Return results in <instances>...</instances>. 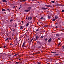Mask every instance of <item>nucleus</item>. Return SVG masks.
Listing matches in <instances>:
<instances>
[{
    "instance_id": "obj_1",
    "label": "nucleus",
    "mask_w": 64,
    "mask_h": 64,
    "mask_svg": "<svg viewBox=\"0 0 64 64\" xmlns=\"http://www.w3.org/2000/svg\"><path fill=\"white\" fill-rule=\"evenodd\" d=\"M46 7H52V6L46 4Z\"/></svg>"
},
{
    "instance_id": "obj_2",
    "label": "nucleus",
    "mask_w": 64,
    "mask_h": 64,
    "mask_svg": "<svg viewBox=\"0 0 64 64\" xmlns=\"http://www.w3.org/2000/svg\"><path fill=\"white\" fill-rule=\"evenodd\" d=\"M14 33L15 34H17V32H16V31L15 32H14L12 33V37H14V36L13 35V34Z\"/></svg>"
},
{
    "instance_id": "obj_3",
    "label": "nucleus",
    "mask_w": 64,
    "mask_h": 64,
    "mask_svg": "<svg viewBox=\"0 0 64 64\" xmlns=\"http://www.w3.org/2000/svg\"><path fill=\"white\" fill-rule=\"evenodd\" d=\"M52 40V38H50L49 40H48V42H51V40Z\"/></svg>"
},
{
    "instance_id": "obj_4",
    "label": "nucleus",
    "mask_w": 64,
    "mask_h": 64,
    "mask_svg": "<svg viewBox=\"0 0 64 64\" xmlns=\"http://www.w3.org/2000/svg\"><path fill=\"white\" fill-rule=\"evenodd\" d=\"M42 9L43 10H46L47 9H48V8H43L42 7Z\"/></svg>"
},
{
    "instance_id": "obj_5",
    "label": "nucleus",
    "mask_w": 64,
    "mask_h": 64,
    "mask_svg": "<svg viewBox=\"0 0 64 64\" xmlns=\"http://www.w3.org/2000/svg\"><path fill=\"white\" fill-rule=\"evenodd\" d=\"M2 0V2H5L6 3H7V1L6 0Z\"/></svg>"
},
{
    "instance_id": "obj_6",
    "label": "nucleus",
    "mask_w": 64,
    "mask_h": 64,
    "mask_svg": "<svg viewBox=\"0 0 64 64\" xmlns=\"http://www.w3.org/2000/svg\"><path fill=\"white\" fill-rule=\"evenodd\" d=\"M27 9L29 11L30 10V9H31V8L28 7L27 8Z\"/></svg>"
},
{
    "instance_id": "obj_7",
    "label": "nucleus",
    "mask_w": 64,
    "mask_h": 64,
    "mask_svg": "<svg viewBox=\"0 0 64 64\" xmlns=\"http://www.w3.org/2000/svg\"><path fill=\"white\" fill-rule=\"evenodd\" d=\"M58 16H56L55 17V19H58Z\"/></svg>"
},
{
    "instance_id": "obj_8",
    "label": "nucleus",
    "mask_w": 64,
    "mask_h": 64,
    "mask_svg": "<svg viewBox=\"0 0 64 64\" xmlns=\"http://www.w3.org/2000/svg\"><path fill=\"white\" fill-rule=\"evenodd\" d=\"M29 23H30V22H28L27 24L26 25V26L27 27L29 25Z\"/></svg>"
},
{
    "instance_id": "obj_9",
    "label": "nucleus",
    "mask_w": 64,
    "mask_h": 64,
    "mask_svg": "<svg viewBox=\"0 0 64 64\" xmlns=\"http://www.w3.org/2000/svg\"><path fill=\"white\" fill-rule=\"evenodd\" d=\"M57 6H62V5L61 4H57Z\"/></svg>"
},
{
    "instance_id": "obj_10",
    "label": "nucleus",
    "mask_w": 64,
    "mask_h": 64,
    "mask_svg": "<svg viewBox=\"0 0 64 64\" xmlns=\"http://www.w3.org/2000/svg\"><path fill=\"white\" fill-rule=\"evenodd\" d=\"M48 16V19H50V18H51V16Z\"/></svg>"
},
{
    "instance_id": "obj_11",
    "label": "nucleus",
    "mask_w": 64,
    "mask_h": 64,
    "mask_svg": "<svg viewBox=\"0 0 64 64\" xmlns=\"http://www.w3.org/2000/svg\"><path fill=\"white\" fill-rule=\"evenodd\" d=\"M24 11H25V12H28L29 11V10H24Z\"/></svg>"
},
{
    "instance_id": "obj_12",
    "label": "nucleus",
    "mask_w": 64,
    "mask_h": 64,
    "mask_svg": "<svg viewBox=\"0 0 64 64\" xmlns=\"http://www.w3.org/2000/svg\"><path fill=\"white\" fill-rule=\"evenodd\" d=\"M39 36H37L36 37V39H39Z\"/></svg>"
},
{
    "instance_id": "obj_13",
    "label": "nucleus",
    "mask_w": 64,
    "mask_h": 64,
    "mask_svg": "<svg viewBox=\"0 0 64 64\" xmlns=\"http://www.w3.org/2000/svg\"><path fill=\"white\" fill-rule=\"evenodd\" d=\"M50 53H51V54H52V53L56 54V52H51Z\"/></svg>"
},
{
    "instance_id": "obj_14",
    "label": "nucleus",
    "mask_w": 64,
    "mask_h": 64,
    "mask_svg": "<svg viewBox=\"0 0 64 64\" xmlns=\"http://www.w3.org/2000/svg\"><path fill=\"white\" fill-rule=\"evenodd\" d=\"M2 11H6V10L4 9H2Z\"/></svg>"
},
{
    "instance_id": "obj_15",
    "label": "nucleus",
    "mask_w": 64,
    "mask_h": 64,
    "mask_svg": "<svg viewBox=\"0 0 64 64\" xmlns=\"http://www.w3.org/2000/svg\"><path fill=\"white\" fill-rule=\"evenodd\" d=\"M23 29V26H21L20 28V29Z\"/></svg>"
},
{
    "instance_id": "obj_16",
    "label": "nucleus",
    "mask_w": 64,
    "mask_h": 64,
    "mask_svg": "<svg viewBox=\"0 0 64 64\" xmlns=\"http://www.w3.org/2000/svg\"><path fill=\"white\" fill-rule=\"evenodd\" d=\"M47 26V25H46L45 26H44V27H47V26Z\"/></svg>"
},
{
    "instance_id": "obj_17",
    "label": "nucleus",
    "mask_w": 64,
    "mask_h": 64,
    "mask_svg": "<svg viewBox=\"0 0 64 64\" xmlns=\"http://www.w3.org/2000/svg\"><path fill=\"white\" fill-rule=\"evenodd\" d=\"M6 9L8 11H10L11 10V9H9L8 8H6Z\"/></svg>"
},
{
    "instance_id": "obj_18",
    "label": "nucleus",
    "mask_w": 64,
    "mask_h": 64,
    "mask_svg": "<svg viewBox=\"0 0 64 64\" xmlns=\"http://www.w3.org/2000/svg\"><path fill=\"white\" fill-rule=\"evenodd\" d=\"M30 16H29L28 17V20H29L30 19Z\"/></svg>"
},
{
    "instance_id": "obj_19",
    "label": "nucleus",
    "mask_w": 64,
    "mask_h": 64,
    "mask_svg": "<svg viewBox=\"0 0 64 64\" xmlns=\"http://www.w3.org/2000/svg\"><path fill=\"white\" fill-rule=\"evenodd\" d=\"M13 21V20L12 19L10 20V22H12V21Z\"/></svg>"
},
{
    "instance_id": "obj_20",
    "label": "nucleus",
    "mask_w": 64,
    "mask_h": 64,
    "mask_svg": "<svg viewBox=\"0 0 64 64\" xmlns=\"http://www.w3.org/2000/svg\"><path fill=\"white\" fill-rule=\"evenodd\" d=\"M16 64H19L20 62H16Z\"/></svg>"
},
{
    "instance_id": "obj_21",
    "label": "nucleus",
    "mask_w": 64,
    "mask_h": 64,
    "mask_svg": "<svg viewBox=\"0 0 64 64\" xmlns=\"http://www.w3.org/2000/svg\"><path fill=\"white\" fill-rule=\"evenodd\" d=\"M40 43V41H37V43L38 44Z\"/></svg>"
},
{
    "instance_id": "obj_22",
    "label": "nucleus",
    "mask_w": 64,
    "mask_h": 64,
    "mask_svg": "<svg viewBox=\"0 0 64 64\" xmlns=\"http://www.w3.org/2000/svg\"><path fill=\"white\" fill-rule=\"evenodd\" d=\"M33 39H34V38H32V40H30V42H31L32 40H33Z\"/></svg>"
},
{
    "instance_id": "obj_23",
    "label": "nucleus",
    "mask_w": 64,
    "mask_h": 64,
    "mask_svg": "<svg viewBox=\"0 0 64 64\" xmlns=\"http://www.w3.org/2000/svg\"><path fill=\"white\" fill-rule=\"evenodd\" d=\"M60 35V34H56V36H59Z\"/></svg>"
},
{
    "instance_id": "obj_24",
    "label": "nucleus",
    "mask_w": 64,
    "mask_h": 64,
    "mask_svg": "<svg viewBox=\"0 0 64 64\" xmlns=\"http://www.w3.org/2000/svg\"><path fill=\"white\" fill-rule=\"evenodd\" d=\"M9 39V38H8L6 39V40H8V39Z\"/></svg>"
},
{
    "instance_id": "obj_25",
    "label": "nucleus",
    "mask_w": 64,
    "mask_h": 64,
    "mask_svg": "<svg viewBox=\"0 0 64 64\" xmlns=\"http://www.w3.org/2000/svg\"><path fill=\"white\" fill-rule=\"evenodd\" d=\"M61 42H60L59 44L58 45V46H59V45H60V44H61Z\"/></svg>"
},
{
    "instance_id": "obj_26",
    "label": "nucleus",
    "mask_w": 64,
    "mask_h": 64,
    "mask_svg": "<svg viewBox=\"0 0 64 64\" xmlns=\"http://www.w3.org/2000/svg\"><path fill=\"white\" fill-rule=\"evenodd\" d=\"M43 18H44V16L42 17V18H40V19H41H41H43Z\"/></svg>"
},
{
    "instance_id": "obj_27",
    "label": "nucleus",
    "mask_w": 64,
    "mask_h": 64,
    "mask_svg": "<svg viewBox=\"0 0 64 64\" xmlns=\"http://www.w3.org/2000/svg\"><path fill=\"white\" fill-rule=\"evenodd\" d=\"M52 20L53 21H55V19H53Z\"/></svg>"
},
{
    "instance_id": "obj_28",
    "label": "nucleus",
    "mask_w": 64,
    "mask_h": 64,
    "mask_svg": "<svg viewBox=\"0 0 64 64\" xmlns=\"http://www.w3.org/2000/svg\"><path fill=\"white\" fill-rule=\"evenodd\" d=\"M43 37H44V36H41V38H43Z\"/></svg>"
},
{
    "instance_id": "obj_29",
    "label": "nucleus",
    "mask_w": 64,
    "mask_h": 64,
    "mask_svg": "<svg viewBox=\"0 0 64 64\" xmlns=\"http://www.w3.org/2000/svg\"><path fill=\"white\" fill-rule=\"evenodd\" d=\"M16 26H17V24H15V27H16Z\"/></svg>"
},
{
    "instance_id": "obj_30",
    "label": "nucleus",
    "mask_w": 64,
    "mask_h": 64,
    "mask_svg": "<svg viewBox=\"0 0 64 64\" xmlns=\"http://www.w3.org/2000/svg\"><path fill=\"white\" fill-rule=\"evenodd\" d=\"M32 19V17H30V20H31Z\"/></svg>"
},
{
    "instance_id": "obj_31",
    "label": "nucleus",
    "mask_w": 64,
    "mask_h": 64,
    "mask_svg": "<svg viewBox=\"0 0 64 64\" xmlns=\"http://www.w3.org/2000/svg\"><path fill=\"white\" fill-rule=\"evenodd\" d=\"M48 40V38H46L45 39L46 41H47V40Z\"/></svg>"
},
{
    "instance_id": "obj_32",
    "label": "nucleus",
    "mask_w": 64,
    "mask_h": 64,
    "mask_svg": "<svg viewBox=\"0 0 64 64\" xmlns=\"http://www.w3.org/2000/svg\"><path fill=\"white\" fill-rule=\"evenodd\" d=\"M52 2L53 3H54V1H52Z\"/></svg>"
},
{
    "instance_id": "obj_33",
    "label": "nucleus",
    "mask_w": 64,
    "mask_h": 64,
    "mask_svg": "<svg viewBox=\"0 0 64 64\" xmlns=\"http://www.w3.org/2000/svg\"><path fill=\"white\" fill-rule=\"evenodd\" d=\"M34 39V40H35V41H36V40H37V39H36V38L35 39V38Z\"/></svg>"
},
{
    "instance_id": "obj_34",
    "label": "nucleus",
    "mask_w": 64,
    "mask_h": 64,
    "mask_svg": "<svg viewBox=\"0 0 64 64\" xmlns=\"http://www.w3.org/2000/svg\"><path fill=\"white\" fill-rule=\"evenodd\" d=\"M12 31L13 32H14V31H15V30H13Z\"/></svg>"
},
{
    "instance_id": "obj_35",
    "label": "nucleus",
    "mask_w": 64,
    "mask_h": 64,
    "mask_svg": "<svg viewBox=\"0 0 64 64\" xmlns=\"http://www.w3.org/2000/svg\"><path fill=\"white\" fill-rule=\"evenodd\" d=\"M17 54H15L14 55V56H17Z\"/></svg>"
},
{
    "instance_id": "obj_36",
    "label": "nucleus",
    "mask_w": 64,
    "mask_h": 64,
    "mask_svg": "<svg viewBox=\"0 0 64 64\" xmlns=\"http://www.w3.org/2000/svg\"><path fill=\"white\" fill-rule=\"evenodd\" d=\"M36 31H39V29H38L36 30Z\"/></svg>"
},
{
    "instance_id": "obj_37",
    "label": "nucleus",
    "mask_w": 64,
    "mask_h": 64,
    "mask_svg": "<svg viewBox=\"0 0 64 64\" xmlns=\"http://www.w3.org/2000/svg\"><path fill=\"white\" fill-rule=\"evenodd\" d=\"M25 44V42H24L23 44V45H24Z\"/></svg>"
},
{
    "instance_id": "obj_38",
    "label": "nucleus",
    "mask_w": 64,
    "mask_h": 64,
    "mask_svg": "<svg viewBox=\"0 0 64 64\" xmlns=\"http://www.w3.org/2000/svg\"><path fill=\"white\" fill-rule=\"evenodd\" d=\"M23 1H24V2H25V1H26V0H23Z\"/></svg>"
},
{
    "instance_id": "obj_39",
    "label": "nucleus",
    "mask_w": 64,
    "mask_h": 64,
    "mask_svg": "<svg viewBox=\"0 0 64 64\" xmlns=\"http://www.w3.org/2000/svg\"><path fill=\"white\" fill-rule=\"evenodd\" d=\"M56 28H58V27H57V26H56L55 27Z\"/></svg>"
},
{
    "instance_id": "obj_40",
    "label": "nucleus",
    "mask_w": 64,
    "mask_h": 64,
    "mask_svg": "<svg viewBox=\"0 0 64 64\" xmlns=\"http://www.w3.org/2000/svg\"><path fill=\"white\" fill-rule=\"evenodd\" d=\"M4 46V48H5V47H6V46Z\"/></svg>"
},
{
    "instance_id": "obj_41",
    "label": "nucleus",
    "mask_w": 64,
    "mask_h": 64,
    "mask_svg": "<svg viewBox=\"0 0 64 64\" xmlns=\"http://www.w3.org/2000/svg\"><path fill=\"white\" fill-rule=\"evenodd\" d=\"M38 64H40V63L39 62H38Z\"/></svg>"
},
{
    "instance_id": "obj_42",
    "label": "nucleus",
    "mask_w": 64,
    "mask_h": 64,
    "mask_svg": "<svg viewBox=\"0 0 64 64\" xmlns=\"http://www.w3.org/2000/svg\"><path fill=\"white\" fill-rule=\"evenodd\" d=\"M43 19L44 20H46V19L45 18H44Z\"/></svg>"
},
{
    "instance_id": "obj_43",
    "label": "nucleus",
    "mask_w": 64,
    "mask_h": 64,
    "mask_svg": "<svg viewBox=\"0 0 64 64\" xmlns=\"http://www.w3.org/2000/svg\"><path fill=\"white\" fill-rule=\"evenodd\" d=\"M24 45L23 44L22 45V47H24Z\"/></svg>"
},
{
    "instance_id": "obj_44",
    "label": "nucleus",
    "mask_w": 64,
    "mask_h": 64,
    "mask_svg": "<svg viewBox=\"0 0 64 64\" xmlns=\"http://www.w3.org/2000/svg\"><path fill=\"white\" fill-rule=\"evenodd\" d=\"M58 40H60V38H58Z\"/></svg>"
},
{
    "instance_id": "obj_45",
    "label": "nucleus",
    "mask_w": 64,
    "mask_h": 64,
    "mask_svg": "<svg viewBox=\"0 0 64 64\" xmlns=\"http://www.w3.org/2000/svg\"><path fill=\"white\" fill-rule=\"evenodd\" d=\"M62 12H64V10H62Z\"/></svg>"
},
{
    "instance_id": "obj_46",
    "label": "nucleus",
    "mask_w": 64,
    "mask_h": 64,
    "mask_svg": "<svg viewBox=\"0 0 64 64\" xmlns=\"http://www.w3.org/2000/svg\"><path fill=\"white\" fill-rule=\"evenodd\" d=\"M57 24H58V23H56L55 24L56 25H57Z\"/></svg>"
},
{
    "instance_id": "obj_47",
    "label": "nucleus",
    "mask_w": 64,
    "mask_h": 64,
    "mask_svg": "<svg viewBox=\"0 0 64 64\" xmlns=\"http://www.w3.org/2000/svg\"><path fill=\"white\" fill-rule=\"evenodd\" d=\"M28 40L29 41L30 40H29V38H28Z\"/></svg>"
},
{
    "instance_id": "obj_48",
    "label": "nucleus",
    "mask_w": 64,
    "mask_h": 64,
    "mask_svg": "<svg viewBox=\"0 0 64 64\" xmlns=\"http://www.w3.org/2000/svg\"><path fill=\"white\" fill-rule=\"evenodd\" d=\"M62 48H64V46H62Z\"/></svg>"
},
{
    "instance_id": "obj_49",
    "label": "nucleus",
    "mask_w": 64,
    "mask_h": 64,
    "mask_svg": "<svg viewBox=\"0 0 64 64\" xmlns=\"http://www.w3.org/2000/svg\"><path fill=\"white\" fill-rule=\"evenodd\" d=\"M13 8H15V6H14L13 7Z\"/></svg>"
},
{
    "instance_id": "obj_50",
    "label": "nucleus",
    "mask_w": 64,
    "mask_h": 64,
    "mask_svg": "<svg viewBox=\"0 0 64 64\" xmlns=\"http://www.w3.org/2000/svg\"><path fill=\"white\" fill-rule=\"evenodd\" d=\"M10 45H12V44H10Z\"/></svg>"
},
{
    "instance_id": "obj_51",
    "label": "nucleus",
    "mask_w": 64,
    "mask_h": 64,
    "mask_svg": "<svg viewBox=\"0 0 64 64\" xmlns=\"http://www.w3.org/2000/svg\"><path fill=\"white\" fill-rule=\"evenodd\" d=\"M38 48H41V47H38Z\"/></svg>"
},
{
    "instance_id": "obj_52",
    "label": "nucleus",
    "mask_w": 64,
    "mask_h": 64,
    "mask_svg": "<svg viewBox=\"0 0 64 64\" xmlns=\"http://www.w3.org/2000/svg\"><path fill=\"white\" fill-rule=\"evenodd\" d=\"M26 19H27V17H26Z\"/></svg>"
},
{
    "instance_id": "obj_53",
    "label": "nucleus",
    "mask_w": 64,
    "mask_h": 64,
    "mask_svg": "<svg viewBox=\"0 0 64 64\" xmlns=\"http://www.w3.org/2000/svg\"><path fill=\"white\" fill-rule=\"evenodd\" d=\"M40 22V23L41 24V23H42V22Z\"/></svg>"
},
{
    "instance_id": "obj_54",
    "label": "nucleus",
    "mask_w": 64,
    "mask_h": 64,
    "mask_svg": "<svg viewBox=\"0 0 64 64\" xmlns=\"http://www.w3.org/2000/svg\"><path fill=\"white\" fill-rule=\"evenodd\" d=\"M22 23L23 24V21L22 22Z\"/></svg>"
},
{
    "instance_id": "obj_55",
    "label": "nucleus",
    "mask_w": 64,
    "mask_h": 64,
    "mask_svg": "<svg viewBox=\"0 0 64 64\" xmlns=\"http://www.w3.org/2000/svg\"><path fill=\"white\" fill-rule=\"evenodd\" d=\"M37 24H38V22H37Z\"/></svg>"
},
{
    "instance_id": "obj_56",
    "label": "nucleus",
    "mask_w": 64,
    "mask_h": 64,
    "mask_svg": "<svg viewBox=\"0 0 64 64\" xmlns=\"http://www.w3.org/2000/svg\"><path fill=\"white\" fill-rule=\"evenodd\" d=\"M11 39V38H9V39Z\"/></svg>"
},
{
    "instance_id": "obj_57",
    "label": "nucleus",
    "mask_w": 64,
    "mask_h": 64,
    "mask_svg": "<svg viewBox=\"0 0 64 64\" xmlns=\"http://www.w3.org/2000/svg\"><path fill=\"white\" fill-rule=\"evenodd\" d=\"M20 8H21V7H20L19 9H20Z\"/></svg>"
},
{
    "instance_id": "obj_58",
    "label": "nucleus",
    "mask_w": 64,
    "mask_h": 64,
    "mask_svg": "<svg viewBox=\"0 0 64 64\" xmlns=\"http://www.w3.org/2000/svg\"><path fill=\"white\" fill-rule=\"evenodd\" d=\"M19 60H20V58H19Z\"/></svg>"
},
{
    "instance_id": "obj_59",
    "label": "nucleus",
    "mask_w": 64,
    "mask_h": 64,
    "mask_svg": "<svg viewBox=\"0 0 64 64\" xmlns=\"http://www.w3.org/2000/svg\"><path fill=\"white\" fill-rule=\"evenodd\" d=\"M20 5V7H21V5Z\"/></svg>"
},
{
    "instance_id": "obj_60",
    "label": "nucleus",
    "mask_w": 64,
    "mask_h": 64,
    "mask_svg": "<svg viewBox=\"0 0 64 64\" xmlns=\"http://www.w3.org/2000/svg\"><path fill=\"white\" fill-rule=\"evenodd\" d=\"M47 64H49V63H48Z\"/></svg>"
},
{
    "instance_id": "obj_61",
    "label": "nucleus",
    "mask_w": 64,
    "mask_h": 64,
    "mask_svg": "<svg viewBox=\"0 0 64 64\" xmlns=\"http://www.w3.org/2000/svg\"><path fill=\"white\" fill-rule=\"evenodd\" d=\"M56 55H58V54H56Z\"/></svg>"
},
{
    "instance_id": "obj_62",
    "label": "nucleus",
    "mask_w": 64,
    "mask_h": 64,
    "mask_svg": "<svg viewBox=\"0 0 64 64\" xmlns=\"http://www.w3.org/2000/svg\"><path fill=\"white\" fill-rule=\"evenodd\" d=\"M17 54V55H18V54Z\"/></svg>"
},
{
    "instance_id": "obj_63",
    "label": "nucleus",
    "mask_w": 64,
    "mask_h": 64,
    "mask_svg": "<svg viewBox=\"0 0 64 64\" xmlns=\"http://www.w3.org/2000/svg\"><path fill=\"white\" fill-rule=\"evenodd\" d=\"M21 57V56H20V57Z\"/></svg>"
},
{
    "instance_id": "obj_64",
    "label": "nucleus",
    "mask_w": 64,
    "mask_h": 64,
    "mask_svg": "<svg viewBox=\"0 0 64 64\" xmlns=\"http://www.w3.org/2000/svg\"><path fill=\"white\" fill-rule=\"evenodd\" d=\"M36 17H37V16H36Z\"/></svg>"
}]
</instances>
